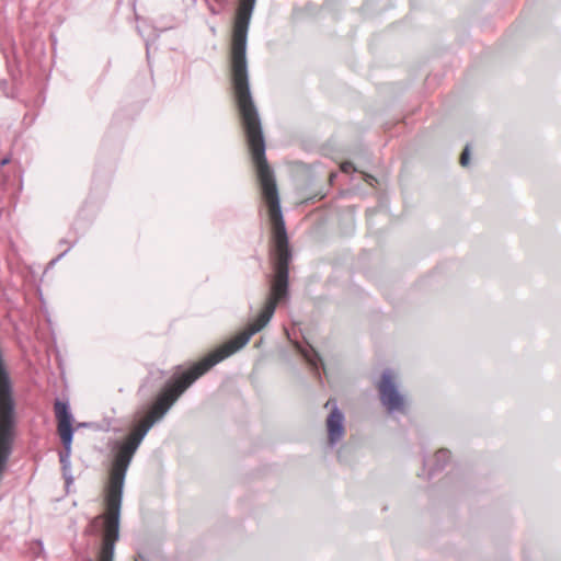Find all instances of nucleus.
Returning <instances> with one entry per match:
<instances>
[{
    "instance_id": "f257e3e1",
    "label": "nucleus",
    "mask_w": 561,
    "mask_h": 561,
    "mask_svg": "<svg viewBox=\"0 0 561 561\" xmlns=\"http://www.w3.org/2000/svg\"><path fill=\"white\" fill-rule=\"evenodd\" d=\"M194 366L173 382H168L150 407L145 419L136 425L130 435L122 443L114 456L106 489V513L94 517L91 531L103 529V541L99 561H113L115 542L119 538V518L123 489L127 469L148 431L171 409L179 397L201 376Z\"/></svg>"
},
{
    "instance_id": "f03ea898",
    "label": "nucleus",
    "mask_w": 561,
    "mask_h": 561,
    "mask_svg": "<svg viewBox=\"0 0 561 561\" xmlns=\"http://www.w3.org/2000/svg\"><path fill=\"white\" fill-rule=\"evenodd\" d=\"M234 93L247 140L256 168L262 196L268 208L275 247L273 257L274 273H285L289 275V263L293 255L288 244L274 172L265 157V141L259 113L253 103L250 90H234Z\"/></svg>"
},
{
    "instance_id": "7ed1b4c3",
    "label": "nucleus",
    "mask_w": 561,
    "mask_h": 561,
    "mask_svg": "<svg viewBox=\"0 0 561 561\" xmlns=\"http://www.w3.org/2000/svg\"><path fill=\"white\" fill-rule=\"evenodd\" d=\"M289 275L285 273H274L271 280L270 294L263 310L260 312L257 318L248 325V328L227 342L225 345L209 354L194 367L198 371H203V375L208 371L213 366L229 357L233 353L241 350L248 344L251 336L260 332L272 319L277 304L284 302L289 297L288 289Z\"/></svg>"
},
{
    "instance_id": "20e7f679",
    "label": "nucleus",
    "mask_w": 561,
    "mask_h": 561,
    "mask_svg": "<svg viewBox=\"0 0 561 561\" xmlns=\"http://www.w3.org/2000/svg\"><path fill=\"white\" fill-rule=\"evenodd\" d=\"M256 0H240L237 9L231 48L232 81L234 90H250L247 67V36Z\"/></svg>"
},
{
    "instance_id": "39448f33",
    "label": "nucleus",
    "mask_w": 561,
    "mask_h": 561,
    "mask_svg": "<svg viewBox=\"0 0 561 561\" xmlns=\"http://www.w3.org/2000/svg\"><path fill=\"white\" fill-rule=\"evenodd\" d=\"M377 388L380 401L389 412L404 411V397L399 392L393 381L392 373L389 369L382 373Z\"/></svg>"
},
{
    "instance_id": "423d86ee",
    "label": "nucleus",
    "mask_w": 561,
    "mask_h": 561,
    "mask_svg": "<svg viewBox=\"0 0 561 561\" xmlns=\"http://www.w3.org/2000/svg\"><path fill=\"white\" fill-rule=\"evenodd\" d=\"M325 408L332 407L327 417L328 442L331 447L335 446L344 436V414L339 409L336 401L330 399L327 401Z\"/></svg>"
},
{
    "instance_id": "0eeeda50",
    "label": "nucleus",
    "mask_w": 561,
    "mask_h": 561,
    "mask_svg": "<svg viewBox=\"0 0 561 561\" xmlns=\"http://www.w3.org/2000/svg\"><path fill=\"white\" fill-rule=\"evenodd\" d=\"M54 412L57 420V431L61 440H72L73 438V415L70 411L68 401L56 399L54 402Z\"/></svg>"
},
{
    "instance_id": "6e6552de",
    "label": "nucleus",
    "mask_w": 561,
    "mask_h": 561,
    "mask_svg": "<svg viewBox=\"0 0 561 561\" xmlns=\"http://www.w3.org/2000/svg\"><path fill=\"white\" fill-rule=\"evenodd\" d=\"M54 412L57 420V431L61 440H72L73 438V415L70 411L68 401L56 399L54 402Z\"/></svg>"
},
{
    "instance_id": "1a4fd4ad",
    "label": "nucleus",
    "mask_w": 561,
    "mask_h": 561,
    "mask_svg": "<svg viewBox=\"0 0 561 561\" xmlns=\"http://www.w3.org/2000/svg\"><path fill=\"white\" fill-rule=\"evenodd\" d=\"M64 450L59 453V460L62 465V469L67 470L70 467V454H71V443L72 440H61Z\"/></svg>"
},
{
    "instance_id": "9d476101",
    "label": "nucleus",
    "mask_w": 561,
    "mask_h": 561,
    "mask_svg": "<svg viewBox=\"0 0 561 561\" xmlns=\"http://www.w3.org/2000/svg\"><path fill=\"white\" fill-rule=\"evenodd\" d=\"M301 353H302L304 357L307 359V362L313 368H318L319 363H321V358L312 347L304 348V350H301Z\"/></svg>"
},
{
    "instance_id": "9b49d317",
    "label": "nucleus",
    "mask_w": 561,
    "mask_h": 561,
    "mask_svg": "<svg viewBox=\"0 0 561 561\" xmlns=\"http://www.w3.org/2000/svg\"><path fill=\"white\" fill-rule=\"evenodd\" d=\"M450 453L447 449H440L435 455V470H440L449 460Z\"/></svg>"
},
{
    "instance_id": "f8f14e48",
    "label": "nucleus",
    "mask_w": 561,
    "mask_h": 561,
    "mask_svg": "<svg viewBox=\"0 0 561 561\" xmlns=\"http://www.w3.org/2000/svg\"><path fill=\"white\" fill-rule=\"evenodd\" d=\"M469 159H470V148H469V145H467L461 153L460 164L463 167L468 165Z\"/></svg>"
},
{
    "instance_id": "ddd939ff",
    "label": "nucleus",
    "mask_w": 561,
    "mask_h": 561,
    "mask_svg": "<svg viewBox=\"0 0 561 561\" xmlns=\"http://www.w3.org/2000/svg\"><path fill=\"white\" fill-rule=\"evenodd\" d=\"M205 2L208 4L209 11L214 15L219 14L220 11L224 9V8L218 7L216 3H210L209 0H205Z\"/></svg>"
},
{
    "instance_id": "4468645a",
    "label": "nucleus",
    "mask_w": 561,
    "mask_h": 561,
    "mask_svg": "<svg viewBox=\"0 0 561 561\" xmlns=\"http://www.w3.org/2000/svg\"><path fill=\"white\" fill-rule=\"evenodd\" d=\"M342 170L344 172H350L351 170H353V164L351 162H344L342 164Z\"/></svg>"
},
{
    "instance_id": "2eb2a0df",
    "label": "nucleus",
    "mask_w": 561,
    "mask_h": 561,
    "mask_svg": "<svg viewBox=\"0 0 561 561\" xmlns=\"http://www.w3.org/2000/svg\"><path fill=\"white\" fill-rule=\"evenodd\" d=\"M220 8H225L227 0H213Z\"/></svg>"
},
{
    "instance_id": "dca6fc26",
    "label": "nucleus",
    "mask_w": 561,
    "mask_h": 561,
    "mask_svg": "<svg viewBox=\"0 0 561 561\" xmlns=\"http://www.w3.org/2000/svg\"><path fill=\"white\" fill-rule=\"evenodd\" d=\"M8 162H9V159H8V158H5V159H3V160L1 161V165L7 164Z\"/></svg>"
},
{
    "instance_id": "f3484780",
    "label": "nucleus",
    "mask_w": 561,
    "mask_h": 561,
    "mask_svg": "<svg viewBox=\"0 0 561 561\" xmlns=\"http://www.w3.org/2000/svg\"><path fill=\"white\" fill-rule=\"evenodd\" d=\"M68 250H66L65 252L60 253L59 257L64 256L66 253H67Z\"/></svg>"
}]
</instances>
